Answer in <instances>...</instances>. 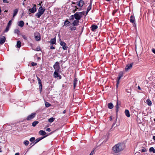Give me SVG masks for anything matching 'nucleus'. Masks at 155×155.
<instances>
[{
  "mask_svg": "<svg viewBox=\"0 0 155 155\" xmlns=\"http://www.w3.org/2000/svg\"><path fill=\"white\" fill-rule=\"evenodd\" d=\"M125 147V145L122 143H118L115 144L112 148L113 152L115 153H119L123 150Z\"/></svg>",
  "mask_w": 155,
  "mask_h": 155,
  "instance_id": "1",
  "label": "nucleus"
},
{
  "mask_svg": "<svg viewBox=\"0 0 155 155\" xmlns=\"http://www.w3.org/2000/svg\"><path fill=\"white\" fill-rule=\"evenodd\" d=\"M85 12H76L74 14V18L79 21L81 18L85 15Z\"/></svg>",
  "mask_w": 155,
  "mask_h": 155,
  "instance_id": "2",
  "label": "nucleus"
},
{
  "mask_svg": "<svg viewBox=\"0 0 155 155\" xmlns=\"http://www.w3.org/2000/svg\"><path fill=\"white\" fill-rule=\"evenodd\" d=\"M45 10V9L43 8L42 6L40 7L38 9V12L36 14L35 16L39 18L43 14Z\"/></svg>",
  "mask_w": 155,
  "mask_h": 155,
  "instance_id": "3",
  "label": "nucleus"
},
{
  "mask_svg": "<svg viewBox=\"0 0 155 155\" xmlns=\"http://www.w3.org/2000/svg\"><path fill=\"white\" fill-rule=\"evenodd\" d=\"M36 113H33L29 115L26 118V120H30L33 119L35 116Z\"/></svg>",
  "mask_w": 155,
  "mask_h": 155,
  "instance_id": "4",
  "label": "nucleus"
},
{
  "mask_svg": "<svg viewBox=\"0 0 155 155\" xmlns=\"http://www.w3.org/2000/svg\"><path fill=\"white\" fill-rule=\"evenodd\" d=\"M60 45L62 47V48L64 50H66L68 48V47L66 46V44L64 42L61 41L60 42Z\"/></svg>",
  "mask_w": 155,
  "mask_h": 155,
  "instance_id": "5",
  "label": "nucleus"
},
{
  "mask_svg": "<svg viewBox=\"0 0 155 155\" xmlns=\"http://www.w3.org/2000/svg\"><path fill=\"white\" fill-rule=\"evenodd\" d=\"M35 38L36 41H39L41 40L40 34L39 33L36 32L34 33Z\"/></svg>",
  "mask_w": 155,
  "mask_h": 155,
  "instance_id": "6",
  "label": "nucleus"
},
{
  "mask_svg": "<svg viewBox=\"0 0 155 155\" xmlns=\"http://www.w3.org/2000/svg\"><path fill=\"white\" fill-rule=\"evenodd\" d=\"M29 11L30 12L29 14L31 13H34L36 11V6L35 4L34 5L33 8H29L28 9Z\"/></svg>",
  "mask_w": 155,
  "mask_h": 155,
  "instance_id": "7",
  "label": "nucleus"
},
{
  "mask_svg": "<svg viewBox=\"0 0 155 155\" xmlns=\"http://www.w3.org/2000/svg\"><path fill=\"white\" fill-rule=\"evenodd\" d=\"M53 67L56 71H59L60 69L59 63L57 61L55 62L54 65Z\"/></svg>",
  "mask_w": 155,
  "mask_h": 155,
  "instance_id": "8",
  "label": "nucleus"
},
{
  "mask_svg": "<svg viewBox=\"0 0 155 155\" xmlns=\"http://www.w3.org/2000/svg\"><path fill=\"white\" fill-rule=\"evenodd\" d=\"M133 63H131L128 64L127 65L125 68V70L126 71H127L129 70L133 66Z\"/></svg>",
  "mask_w": 155,
  "mask_h": 155,
  "instance_id": "9",
  "label": "nucleus"
},
{
  "mask_svg": "<svg viewBox=\"0 0 155 155\" xmlns=\"http://www.w3.org/2000/svg\"><path fill=\"white\" fill-rule=\"evenodd\" d=\"M72 7H73L72 12L73 13H75L76 12L78 11H80L81 10V8H79L77 7V6H73L72 5Z\"/></svg>",
  "mask_w": 155,
  "mask_h": 155,
  "instance_id": "10",
  "label": "nucleus"
},
{
  "mask_svg": "<svg viewBox=\"0 0 155 155\" xmlns=\"http://www.w3.org/2000/svg\"><path fill=\"white\" fill-rule=\"evenodd\" d=\"M37 79L38 81V84L39 85V88L40 89V92H41L42 91V85L41 84V81L39 78L38 77H37Z\"/></svg>",
  "mask_w": 155,
  "mask_h": 155,
  "instance_id": "11",
  "label": "nucleus"
},
{
  "mask_svg": "<svg viewBox=\"0 0 155 155\" xmlns=\"http://www.w3.org/2000/svg\"><path fill=\"white\" fill-rule=\"evenodd\" d=\"M123 76V74L122 73H120L118 77V80H117V87L118 84L119 83V80H120L121 77H122Z\"/></svg>",
  "mask_w": 155,
  "mask_h": 155,
  "instance_id": "12",
  "label": "nucleus"
},
{
  "mask_svg": "<svg viewBox=\"0 0 155 155\" xmlns=\"http://www.w3.org/2000/svg\"><path fill=\"white\" fill-rule=\"evenodd\" d=\"M78 3L77 5L80 7H82L84 4V1L82 0H80L78 2H77Z\"/></svg>",
  "mask_w": 155,
  "mask_h": 155,
  "instance_id": "13",
  "label": "nucleus"
},
{
  "mask_svg": "<svg viewBox=\"0 0 155 155\" xmlns=\"http://www.w3.org/2000/svg\"><path fill=\"white\" fill-rule=\"evenodd\" d=\"M79 21L77 19L75 20L72 23L74 26H77L79 25Z\"/></svg>",
  "mask_w": 155,
  "mask_h": 155,
  "instance_id": "14",
  "label": "nucleus"
},
{
  "mask_svg": "<svg viewBox=\"0 0 155 155\" xmlns=\"http://www.w3.org/2000/svg\"><path fill=\"white\" fill-rule=\"evenodd\" d=\"M47 136L46 135V136H44V137H39L38 138H37L35 140V142L34 144H35L37 143L40 140H42L43 138L46 137Z\"/></svg>",
  "mask_w": 155,
  "mask_h": 155,
  "instance_id": "15",
  "label": "nucleus"
},
{
  "mask_svg": "<svg viewBox=\"0 0 155 155\" xmlns=\"http://www.w3.org/2000/svg\"><path fill=\"white\" fill-rule=\"evenodd\" d=\"M50 43L51 45L56 44V38L55 37L53 38H52L50 41Z\"/></svg>",
  "mask_w": 155,
  "mask_h": 155,
  "instance_id": "16",
  "label": "nucleus"
},
{
  "mask_svg": "<svg viewBox=\"0 0 155 155\" xmlns=\"http://www.w3.org/2000/svg\"><path fill=\"white\" fill-rule=\"evenodd\" d=\"M5 38L4 36L1 38L0 39V44H3L5 42Z\"/></svg>",
  "mask_w": 155,
  "mask_h": 155,
  "instance_id": "17",
  "label": "nucleus"
},
{
  "mask_svg": "<svg viewBox=\"0 0 155 155\" xmlns=\"http://www.w3.org/2000/svg\"><path fill=\"white\" fill-rule=\"evenodd\" d=\"M98 27L96 25H92L91 26V30L93 31H95L96 30L97 28Z\"/></svg>",
  "mask_w": 155,
  "mask_h": 155,
  "instance_id": "18",
  "label": "nucleus"
},
{
  "mask_svg": "<svg viewBox=\"0 0 155 155\" xmlns=\"http://www.w3.org/2000/svg\"><path fill=\"white\" fill-rule=\"evenodd\" d=\"M24 22L23 21H21L18 23V25L21 27H22L24 25Z\"/></svg>",
  "mask_w": 155,
  "mask_h": 155,
  "instance_id": "19",
  "label": "nucleus"
},
{
  "mask_svg": "<svg viewBox=\"0 0 155 155\" xmlns=\"http://www.w3.org/2000/svg\"><path fill=\"white\" fill-rule=\"evenodd\" d=\"M130 22L134 23L135 21V18L134 16L131 15L130 18Z\"/></svg>",
  "mask_w": 155,
  "mask_h": 155,
  "instance_id": "20",
  "label": "nucleus"
},
{
  "mask_svg": "<svg viewBox=\"0 0 155 155\" xmlns=\"http://www.w3.org/2000/svg\"><path fill=\"white\" fill-rule=\"evenodd\" d=\"M56 71L55 70L54 72V78H57V77H59L58 75V71Z\"/></svg>",
  "mask_w": 155,
  "mask_h": 155,
  "instance_id": "21",
  "label": "nucleus"
},
{
  "mask_svg": "<svg viewBox=\"0 0 155 155\" xmlns=\"http://www.w3.org/2000/svg\"><path fill=\"white\" fill-rule=\"evenodd\" d=\"M108 107L109 109H112L114 107V105L112 103H110L108 104Z\"/></svg>",
  "mask_w": 155,
  "mask_h": 155,
  "instance_id": "22",
  "label": "nucleus"
},
{
  "mask_svg": "<svg viewBox=\"0 0 155 155\" xmlns=\"http://www.w3.org/2000/svg\"><path fill=\"white\" fill-rule=\"evenodd\" d=\"M125 113L127 117H130V115L129 113V110H126L125 111Z\"/></svg>",
  "mask_w": 155,
  "mask_h": 155,
  "instance_id": "23",
  "label": "nucleus"
},
{
  "mask_svg": "<svg viewBox=\"0 0 155 155\" xmlns=\"http://www.w3.org/2000/svg\"><path fill=\"white\" fill-rule=\"evenodd\" d=\"M18 11V9L17 8L15 9L14 10V13L13 14V17L14 18L17 14Z\"/></svg>",
  "mask_w": 155,
  "mask_h": 155,
  "instance_id": "24",
  "label": "nucleus"
},
{
  "mask_svg": "<svg viewBox=\"0 0 155 155\" xmlns=\"http://www.w3.org/2000/svg\"><path fill=\"white\" fill-rule=\"evenodd\" d=\"M70 22L69 21L68 19H67L64 22V24L63 26H69V24H70Z\"/></svg>",
  "mask_w": 155,
  "mask_h": 155,
  "instance_id": "25",
  "label": "nucleus"
},
{
  "mask_svg": "<svg viewBox=\"0 0 155 155\" xmlns=\"http://www.w3.org/2000/svg\"><path fill=\"white\" fill-rule=\"evenodd\" d=\"M78 80L76 78L74 79V88H75L76 87Z\"/></svg>",
  "mask_w": 155,
  "mask_h": 155,
  "instance_id": "26",
  "label": "nucleus"
},
{
  "mask_svg": "<svg viewBox=\"0 0 155 155\" xmlns=\"http://www.w3.org/2000/svg\"><path fill=\"white\" fill-rule=\"evenodd\" d=\"M39 134L41 135H44L46 134V132L43 130H41L39 131Z\"/></svg>",
  "mask_w": 155,
  "mask_h": 155,
  "instance_id": "27",
  "label": "nucleus"
},
{
  "mask_svg": "<svg viewBox=\"0 0 155 155\" xmlns=\"http://www.w3.org/2000/svg\"><path fill=\"white\" fill-rule=\"evenodd\" d=\"M149 151L150 152H153V153H155V150L153 147H151L149 149Z\"/></svg>",
  "mask_w": 155,
  "mask_h": 155,
  "instance_id": "28",
  "label": "nucleus"
},
{
  "mask_svg": "<svg viewBox=\"0 0 155 155\" xmlns=\"http://www.w3.org/2000/svg\"><path fill=\"white\" fill-rule=\"evenodd\" d=\"M16 46L17 48H20L21 46V42L20 41H17Z\"/></svg>",
  "mask_w": 155,
  "mask_h": 155,
  "instance_id": "29",
  "label": "nucleus"
},
{
  "mask_svg": "<svg viewBox=\"0 0 155 155\" xmlns=\"http://www.w3.org/2000/svg\"><path fill=\"white\" fill-rule=\"evenodd\" d=\"M55 120V118L54 117H51L48 120V121L50 123H52Z\"/></svg>",
  "mask_w": 155,
  "mask_h": 155,
  "instance_id": "30",
  "label": "nucleus"
},
{
  "mask_svg": "<svg viewBox=\"0 0 155 155\" xmlns=\"http://www.w3.org/2000/svg\"><path fill=\"white\" fill-rule=\"evenodd\" d=\"M91 9V5H89L88 7L87 8V11L86 12V14L85 15V16L87 14L88 12L90 10V9Z\"/></svg>",
  "mask_w": 155,
  "mask_h": 155,
  "instance_id": "31",
  "label": "nucleus"
},
{
  "mask_svg": "<svg viewBox=\"0 0 155 155\" xmlns=\"http://www.w3.org/2000/svg\"><path fill=\"white\" fill-rule=\"evenodd\" d=\"M146 102L147 104L149 106H150L151 105L152 102L151 101H150L149 99H147L146 101Z\"/></svg>",
  "mask_w": 155,
  "mask_h": 155,
  "instance_id": "32",
  "label": "nucleus"
},
{
  "mask_svg": "<svg viewBox=\"0 0 155 155\" xmlns=\"http://www.w3.org/2000/svg\"><path fill=\"white\" fill-rule=\"evenodd\" d=\"M38 123V121H35L33 122L32 123V126L33 127H35Z\"/></svg>",
  "mask_w": 155,
  "mask_h": 155,
  "instance_id": "33",
  "label": "nucleus"
},
{
  "mask_svg": "<svg viewBox=\"0 0 155 155\" xmlns=\"http://www.w3.org/2000/svg\"><path fill=\"white\" fill-rule=\"evenodd\" d=\"M116 114H117V113L119 110V106H118V105H116Z\"/></svg>",
  "mask_w": 155,
  "mask_h": 155,
  "instance_id": "34",
  "label": "nucleus"
},
{
  "mask_svg": "<svg viewBox=\"0 0 155 155\" xmlns=\"http://www.w3.org/2000/svg\"><path fill=\"white\" fill-rule=\"evenodd\" d=\"M70 28L71 31H74L76 29V27L75 26L70 27Z\"/></svg>",
  "mask_w": 155,
  "mask_h": 155,
  "instance_id": "35",
  "label": "nucleus"
},
{
  "mask_svg": "<svg viewBox=\"0 0 155 155\" xmlns=\"http://www.w3.org/2000/svg\"><path fill=\"white\" fill-rule=\"evenodd\" d=\"M24 143L25 146H27L29 144V142L28 140H25Z\"/></svg>",
  "mask_w": 155,
  "mask_h": 155,
  "instance_id": "36",
  "label": "nucleus"
},
{
  "mask_svg": "<svg viewBox=\"0 0 155 155\" xmlns=\"http://www.w3.org/2000/svg\"><path fill=\"white\" fill-rule=\"evenodd\" d=\"M45 105L46 107H49L51 106V104L48 102H46L45 103Z\"/></svg>",
  "mask_w": 155,
  "mask_h": 155,
  "instance_id": "37",
  "label": "nucleus"
},
{
  "mask_svg": "<svg viewBox=\"0 0 155 155\" xmlns=\"http://www.w3.org/2000/svg\"><path fill=\"white\" fill-rule=\"evenodd\" d=\"M74 18V15H72L70 16V20H73Z\"/></svg>",
  "mask_w": 155,
  "mask_h": 155,
  "instance_id": "38",
  "label": "nucleus"
},
{
  "mask_svg": "<svg viewBox=\"0 0 155 155\" xmlns=\"http://www.w3.org/2000/svg\"><path fill=\"white\" fill-rule=\"evenodd\" d=\"M14 33L18 34L19 33V31L18 29H16L14 30Z\"/></svg>",
  "mask_w": 155,
  "mask_h": 155,
  "instance_id": "39",
  "label": "nucleus"
},
{
  "mask_svg": "<svg viewBox=\"0 0 155 155\" xmlns=\"http://www.w3.org/2000/svg\"><path fill=\"white\" fill-rule=\"evenodd\" d=\"M147 151V150L145 148L142 149L141 151L142 152H146Z\"/></svg>",
  "mask_w": 155,
  "mask_h": 155,
  "instance_id": "40",
  "label": "nucleus"
},
{
  "mask_svg": "<svg viewBox=\"0 0 155 155\" xmlns=\"http://www.w3.org/2000/svg\"><path fill=\"white\" fill-rule=\"evenodd\" d=\"M12 20H13V19H12V20H10L9 21L8 23L7 26H8L9 27L11 25V23H12Z\"/></svg>",
  "mask_w": 155,
  "mask_h": 155,
  "instance_id": "41",
  "label": "nucleus"
},
{
  "mask_svg": "<svg viewBox=\"0 0 155 155\" xmlns=\"http://www.w3.org/2000/svg\"><path fill=\"white\" fill-rule=\"evenodd\" d=\"M9 27L8 26H7L6 27L5 29V32H7L9 30Z\"/></svg>",
  "mask_w": 155,
  "mask_h": 155,
  "instance_id": "42",
  "label": "nucleus"
},
{
  "mask_svg": "<svg viewBox=\"0 0 155 155\" xmlns=\"http://www.w3.org/2000/svg\"><path fill=\"white\" fill-rule=\"evenodd\" d=\"M35 139V138L34 137H31L29 140L31 142H33L34 141Z\"/></svg>",
  "mask_w": 155,
  "mask_h": 155,
  "instance_id": "43",
  "label": "nucleus"
},
{
  "mask_svg": "<svg viewBox=\"0 0 155 155\" xmlns=\"http://www.w3.org/2000/svg\"><path fill=\"white\" fill-rule=\"evenodd\" d=\"M31 64L32 66H36L37 64V63H36L32 62L31 63Z\"/></svg>",
  "mask_w": 155,
  "mask_h": 155,
  "instance_id": "44",
  "label": "nucleus"
},
{
  "mask_svg": "<svg viewBox=\"0 0 155 155\" xmlns=\"http://www.w3.org/2000/svg\"><path fill=\"white\" fill-rule=\"evenodd\" d=\"M117 10H114L112 12V15H114L117 12Z\"/></svg>",
  "mask_w": 155,
  "mask_h": 155,
  "instance_id": "45",
  "label": "nucleus"
},
{
  "mask_svg": "<svg viewBox=\"0 0 155 155\" xmlns=\"http://www.w3.org/2000/svg\"><path fill=\"white\" fill-rule=\"evenodd\" d=\"M4 3H8L9 2L8 0H2Z\"/></svg>",
  "mask_w": 155,
  "mask_h": 155,
  "instance_id": "46",
  "label": "nucleus"
},
{
  "mask_svg": "<svg viewBox=\"0 0 155 155\" xmlns=\"http://www.w3.org/2000/svg\"><path fill=\"white\" fill-rule=\"evenodd\" d=\"M22 37L25 40H26L27 39V38L25 35H22Z\"/></svg>",
  "mask_w": 155,
  "mask_h": 155,
  "instance_id": "47",
  "label": "nucleus"
},
{
  "mask_svg": "<svg viewBox=\"0 0 155 155\" xmlns=\"http://www.w3.org/2000/svg\"><path fill=\"white\" fill-rule=\"evenodd\" d=\"M120 102L119 101H117V102L116 105H118V106H119L120 105Z\"/></svg>",
  "mask_w": 155,
  "mask_h": 155,
  "instance_id": "48",
  "label": "nucleus"
},
{
  "mask_svg": "<svg viewBox=\"0 0 155 155\" xmlns=\"http://www.w3.org/2000/svg\"><path fill=\"white\" fill-rule=\"evenodd\" d=\"M94 153V151L92 150L91 151V153L89 155H93Z\"/></svg>",
  "mask_w": 155,
  "mask_h": 155,
  "instance_id": "49",
  "label": "nucleus"
},
{
  "mask_svg": "<svg viewBox=\"0 0 155 155\" xmlns=\"http://www.w3.org/2000/svg\"><path fill=\"white\" fill-rule=\"evenodd\" d=\"M50 49H55V47H54L53 46H51L50 47Z\"/></svg>",
  "mask_w": 155,
  "mask_h": 155,
  "instance_id": "50",
  "label": "nucleus"
},
{
  "mask_svg": "<svg viewBox=\"0 0 155 155\" xmlns=\"http://www.w3.org/2000/svg\"><path fill=\"white\" fill-rule=\"evenodd\" d=\"M46 131L50 132L51 131L50 129L49 128H48L46 129Z\"/></svg>",
  "mask_w": 155,
  "mask_h": 155,
  "instance_id": "51",
  "label": "nucleus"
},
{
  "mask_svg": "<svg viewBox=\"0 0 155 155\" xmlns=\"http://www.w3.org/2000/svg\"><path fill=\"white\" fill-rule=\"evenodd\" d=\"M152 51L155 54V49H152Z\"/></svg>",
  "mask_w": 155,
  "mask_h": 155,
  "instance_id": "52",
  "label": "nucleus"
},
{
  "mask_svg": "<svg viewBox=\"0 0 155 155\" xmlns=\"http://www.w3.org/2000/svg\"><path fill=\"white\" fill-rule=\"evenodd\" d=\"M40 49L39 48H37L36 49V50L37 51H39Z\"/></svg>",
  "mask_w": 155,
  "mask_h": 155,
  "instance_id": "53",
  "label": "nucleus"
},
{
  "mask_svg": "<svg viewBox=\"0 0 155 155\" xmlns=\"http://www.w3.org/2000/svg\"><path fill=\"white\" fill-rule=\"evenodd\" d=\"M20 155L19 153H15V155Z\"/></svg>",
  "mask_w": 155,
  "mask_h": 155,
  "instance_id": "54",
  "label": "nucleus"
},
{
  "mask_svg": "<svg viewBox=\"0 0 155 155\" xmlns=\"http://www.w3.org/2000/svg\"><path fill=\"white\" fill-rule=\"evenodd\" d=\"M153 140L155 141V136H153Z\"/></svg>",
  "mask_w": 155,
  "mask_h": 155,
  "instance_id": "55",
  "label": "nucleus"
},
{
  "mask_svg": "<svg viewBox=\"0 0 155 155\" xmlns=\"http://www.w3.org/2000/svg\"><path fill=\"white\" fill-rule=\"evenodd\" d=\"M112 116H110V120H112Z\"/></svg>",
  "mask_w": 155,
  "mask_h": 155,
  "instance_id": "56",
  "label": "nucleus"
},
{
  "mask_svg": "<svg viewBox=\"0 0 155 155\" xmlns=\"http://www.w3.org/2000/svg\"><path fill=\"white\" fill-rule=\"evenodd\" d=\"M66 110H64L63 111V114H65L66 113Z\"/></svg>",
  "mask_w": 155,
  "mask_h": 155,
  "instance_id": "57",
  "label": "nucleus"
},
{
  "mask_svg": "<svg viewBox=\"0 0 155 155\" xmlns=\"http://www.w3.org/2000/svg\"><path fill=\"white\" fill-rule=\"evenodd\" d=\"M138 89H139V90H140L141 89L140 87L139 86H138Z\"/></svg>",
  "mask_w": 155,
  "mask_h": 155,
  "instance_id": "58",
  "label": "nucleus"
},
{
  "mask_svg": "<svg viewBox=\"0 0 155 155\" xmlns=\"http://www.w3.org/2000/svg\"><path fill=\"white\" fill-rule=\"evenodd\" d=\"M2 152L1 148H0V152Z\"/></svg>",
  "mask_w": 155,
  "mask_h": 155,
  "instance_id": "59",
  "label": "nucleus"
},
{
  "mask_svg": "<svg viewBox=\"0 0 155 155\" xmlns=\"http://www.w3.org/2000/svg\"><path fill=\"white\" fill-rule=\"evenodd\" d=\"M72 4H75V2H72Z\"/></svg>",
  "mask_w": 155,
  "mask_h": 155,
  "instance_id": "60",
  "label": "nucleus"
},
{
  "mask_svg": "<svg viewBox=\"0 0 155 155\" xmlns=\"http://www.w3.org/2000/svg\"><path fill=\"white\" fill-rule=\"evenodd\" d=\"M115 124V123H114V124H113V125H112V126H113L114 125V124Z\"/></svg>",
  "mask_w": 155,
  "mask_h": 155,
  "instance_id": "61",
  "label": "nucleus"
},
{
  "mask_svg": "<svg viewBox=\"0 0 155 155\" xmlns=\"http://www.w3.org/2000/svg\"><path fill=\"white\" fill-rule=\"evenodd\" d=\"M7 11H7V10H5V12H7Z\"/></svg>",
  "mask_w": 155,
  "mask_h": 155,
  "instance_id": "62",
  "label": "nucleus"
},
{
  "mask_svg": "<svg viewBox=\"0 0 155 155\" xmlns=\"http://www.w3.org/2000/svg\"><path fill=\"white\" fill-rule=\"evenodd\" d=\"M110 0H106V1L107 2H109V1H110Z\"/></svg>",
  "mask_w": 155,
  "mask_h": 155,
  "instance_id": "63",
  "label": "nucleus"
},
{
  "mask_svg": "<svg viewBox=\"0 0 155 155\" xmlns=\"http://www.w3.org/2000/svg\"><path fill=\"white\" fill-rule=\"evenodd\" d=\"M60 76V79H61V76Z\"/></svg>",
  "mask_w": 155,
  "mask_h": 155,
  "instance_id": "64",
  "label": "nucleus"
}]
</instances>
